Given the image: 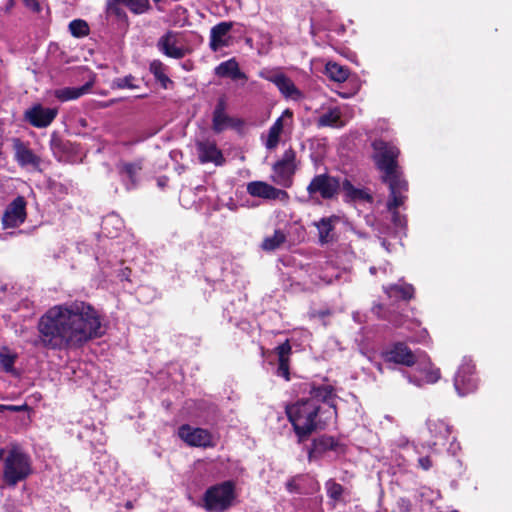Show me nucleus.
<instances>
[{"instance_id":"nucleus-1","label":"nucleus","mask_w":512,"mask_h":512,"mask_svg":"<svg viewBox=\"0 0 512 512\" xmlns=\"http://www.w3.org/2000/svg\"><path fill=\"white\" fill-rule=\"evenodd\" d=\"M101 313L74 300L50 307L37 324L40 344L49 350H78L105 334Z\"/></svg>"},{"instance_id":"nucleus-2","label":"nucleus","mask_w":512,"mask_h":512,"mask_svg":"<svg viewBox=\"0 0 512 512\" xmlns=\"http://www.w3.org/2000/svg\"><path fill=\"white\" fill-rule=\"evenodd\" d=\"M373 149L372 159L376 168L383 174L381 180L387 184L393 200L389 204L390 208L400 207L406 200L405 192L408 191V182L403 177V172L398 164L400 155L399 148L392 142L381 138L375 139L371 143Z\"/></svg>"},{"instance_id":"nucleus-3","label":"nucleus","mask_w":512,"mask_h":512,"mask_svg":"<svg viewBox=\"0 0 512 512\" xmlns=\"http://www.w3.org/2000/svg\"><path fill=\"white\" fill-rule=\"evenodd\" d=\"M285 413L299 444L307 441L314 432L324 430L331 420L323 406L304 398L286 405Z\"/></svg>"},{"instance_id":"nucleus-4","label":"nucleus","mask_w":512,"mask_h":512,"mask_svg":"<svg viewBox=\"0 0 512 512\" xmlns=\"http://www.w3.org/2000/svg\"><path fill=\"white\" fill-rule=\"evenodd\" d=\"M33 473L30 456L18 446H13L4 459L3 482L15 487Z\"/></svg>"},{"instance_id":"nucleus-5","label":"nucleus","mask_w":512,"mask_h":512,"mask_svg":"<svg viewBox=\"0 0 512 512\" xmlns=\"http://www.w3.org/2000/svg\"><path fill=\"white\" fill-rule=\"evenodd\" d=\"M236 497L235 482L226 480L206 489L201 506L206 512H225L233 506Z\"/></svg>"},{"instance_id":"nucleus-6","label":"nucleus","mask_w":512,"mask_h":512,"mask_svg":"<svg viewBox=\"0 0 512 512\" xmlns=\"http://www.w3.org/2000/svg\"><path fill=\"white\" fill-rule=\"evenodd\" d=\"M298 170L297 153L293 147L286 149L281 158L272 165L270 180L285 189L291 188Z\"/></svg>"},{"instance_id":"nucleus-7","label":"nucleus","mask_w":512,"mask_h":512,"mask_svg":"<svg viewBox=\"0 0 512 512\" xmlns=\"http://www.w3.org/2000/svg\"><path fill=\"white\" fill-rule=\"evenodd\" d=\"M259 77L273 83L285 99L300 101L304 98L303 92L292 79L279 69H263L259 72Z\"/></svg>"},{"instance_id":"nucleus-8","label":"nucleus","mask_w":512,"mask_h":512,"mask_svg":"<svg viewBox=\"0 0 512 512\" xmlns=\"http://www.w3.org/2000/svg\"><path fill=\"white\" fill-rule=\"evenodd\" d=\"M306 190L310 198L320 195L322 199L330 200L340 191V179L328 173L317 174L311 179Z\"/></svg>"},{"instance_id":"nucleus-9","label":"nucleus","mask_w":512,"mask_h":512,"mask_svg":"<svg viewBox=\"0 0 512 512\" xmlns=\"http://www.w3.org/2000/svg\"><path fill=\"white\" fill-rule=\"evenodd\" d=\"M478 384L475 364L472 360H463L454 377L455 390L460 396H466L475 392Z\"/></svg>"},{"instance_id":"nucleus-10","label":"nucleus","mask_w":512,"mask_h":512,"mask_svg":"<svg viewBox=\"0 0 512 512\" xmlns=\"http://www.w3.org/2000/svg\"><path fill=\"white\" fill-rule=\"evenodd\" d=\"M178 435L191 447L214 448L216 446L212 433L204 428L183 424L178 429Z\"/></svg>"},{"instance_id":"nucleus-11","label":"nucleus","mask_w":512,"mask_h":512,"mask_svg":"<svg viewBox=\"0 0 512 512\" xmlns=\"http://www.w3.org/2000/svg\"><path fill=\"white\" fill-rule=\"evenodd\" d=\"M336 398L335 389L332 385H315L312 384L309 390V397L305 398L306 401H313L317 406L322 404L327 405V417L337 416V406L334 402Z\"/></svg>"},{"instance_id":"nucleus-12","label":"nucleus","mask_w":512,"mask_h":512,"mask_svg":"<svg viewBox=\"0 0 512 512\" xmlns=\"http://www.w3.org/2000/svg\"><path fill=\"white\" fill-rule=\"evenodd\" d=\"M195 147L200 164L213 163L215 166H223L226 163V158L214 139L196 140Z\"/></svg>"},{"instance_id":"nucleus-13","label":"nucleus","mask_w":512,"mask_h":512,"mask_svg":"<svg viewBox=\"0 0 512 512\" xmlns=\"http://www.w3.org/2000/svg\"><path fill=\"white\" fill-rule=\"evenodd\" d=\"M382 358L387 363H394L406 367H412L417 362V357L405 342H394L382 352Z\"/></svg>"},{"instance_id":"nucleus-14","label":"nucleus","mask_w":512,"mask_h":512,"mask_svg":"<svg viewBox=\"0 0 512 512\" xmlns=\"http://www.w3.org/2000/svg\"><path fill=\"white\" fill-rule=\"evenodd\" d=\"M227 102L224 96L217 100L212 114V130L216 134L222 133L227 128H239L243 121L238 118L230 117L226 113Z\"/></svg>"},{"instance_id":"nucleus-15","label":"nucleus","mask_w":512,"mask_h":512,"mask_svg":"<svg viewBox=\"0 0 512 512\" xmlns=\"http://www.w3.org/2000/svg\"><path fill=\"white\" fill-rule=\"evenodd\" d=\"M328 451L344 452L345 445L341 444L333 436L326 434L321 435L314 438L311 445L308 447V460L311 462L313 460L320 459Z\"/></svg>"},{"instance_id":"nucleus-16","label":"nucleus","mask_w":512,"mask_h":512,"mask_svg":"<svg viewBox=\"0 0 512 512\" xmlns=\"http://www.w3.org/2000/svg\"><path fill=\"white\" fill-rule=\"evenodd\" d=\"M58 109L44 107L42 104H34L24 112V120L35 128L48 127L57 117Z\"/></svg>"},{"instance_id":"nucleus-17","label":"nucleus","mask_w":512,"mask_h":512,"mask_svg":"<svg viewBox=\"0 0 512 512\" xmlns=\"http://www.w3.org/2000/svg\"><path fill=\"white\" fill-rule=\"evenodd\" d=\"M247 193L252 197H258L265 200H279L288 202L290 196L284 189L276 188L264 181H252L247 184Z\"/></svg>"},{"instance_id":"nucleus-18","label":"nucleus","mask_w":512,"mask_h":512,"mask_svg":"<svg viewBox=\"0 0 512 512\" xmlns=\"http://www.w3.org/2000/svg\"><path fill=\"white\" fill-rule=\"evenodd\" d=\"M26 200L23 196H17L5 209L2 216L3 228H16L26 220Z\"/></svg>"},{"instance_id":"nucleus-19","label":"nucleus","mask_w":512,"mask_h":512,"mask_svg":"<svg viewBox=\"0 0 512 512\" xmlns=\"http://www.w3.org/2000/svg\"><path fill=\"white\" fill-rule=\"evenodd\" d=\"M12 147L14 150V159L21 167L32 166L38 169L41 164V158L36 155L29 147L28 142L20 138H12Z\"/></svg>"},{"instance_id":"nucleus-20","label":"nucleus","mask_w":512,"mask_h":512,"mask_svg":"<svg viewBox=\"0 0 512 512\" xmlns=\"http://www.w3.org/2000/svg\"><path fill=\"white\" fill-rule=\"evenodd\" d=\"M50 149L53 156L59 162L67 161L76 153L74 144L66 139H63L57 132L51 134Z\"/></svg>"},{"instance_id":"nucleus-21","label":"nucleus","mask_w":512,"mask_h":512,"mask_svg":"<svg viewBox=\"0 0 512 512\" xmlns=\"http://www.w3.org/2000/svg\"><path fill=\"white\" fill-rule=\"evenodd\" d=\"M158 49L167 57L182 59L186 55V49L176 46V33L167 31L160 37L157 43Z\"/></svg>"},{"instance_id":"nucleus-22","label":"nucleus","mask_w":512,"mask_h":512,"mask_svg":"<svg viewBox=\"0 0 512 512\" xmlns=\"http://www.w3.org/2000/svg\"><path fill=\"white\" fill-rule=\"evenodd\" d=\"M274 353L278 357V367L276 374L284 378L286 381L290 380V355L292 347L290 341L286 339L282 344L274 349Z\"/></svg>"},{"instance_id":"nucleus-23","label":"nucleus","mask_w":512,"mask_h":512,"mask_svg":"<svg viewBox=\"0 0 512 512\" xmlns=\"http://www.w3.org/2000/svg\"><path fill=\"white\" fill-rule=\"evenodd\" d=\"M232 27V22L224 21L211 28L209 47L213 52H217L220 48L229 45L227 36Z\"/></svg>"},{"instance_id":"nucleus-24","label":"nucleus","mask_w":512,"mask_h":512,"mask_svg":"<svg viewBox=\"0 0 512 512\" xmlns=\"http://www.w3.org/2000/svg\"><path fill=\"white\" fill-rule=\"evenodd\" d=\"M340 190L344 192L345 202H373V196L368 191L354 187L347 178L340 182Z\"/></svg>"},{"instance_id":"nucleus-25","label":"nucleus","mask_w":512,"mask_h":512,"mask_svg":"<svg viewBox=\"0 0 512 512\" xmlns=\"http://www.w3.org/2000/svg\"><path fill=\"white\" fill-rule=\"evenodd\" d=\"M292 118L293 112L292 110L287 108L283 111L282 115L275 120V122L272 124L268 131V137L266 140L267 149H274L277 147L280 140V135L284 129L285 119H289L292 121Z\"/></svg>"},{"instance_id":"nucleus-26","label":"nucleus","mask_w":512,"mask_h":512,"mask_svg":"<svg viewBox=\"0 0 512 512\" xmlns=\"http://www.w3.org/2000/svg\"><path fill=\"white\" fill-rule=\"evenodd\" d=\"M338 221L339 217L332 215L329 217H323L318 222L314 223L318 229V237L321 245L327 244L334 239L333 231L335 228V223Z\"/></svg>"},{"instance_id":"nucleus-27","label":"nucleus","mask_w":512,"mask_h":512,"mask_svg":"<svg viewBox=\"0 0 512 512\" xmlns=\"http://www.w3.org/2000/svg\"><path fill=\"white\" fill-rule=\"evenodd\" d=\"M215 74L219 77L231 78L232 80L247 79L245 73L240 70L239 64L235 58L221 62L215 68Z\"/></svg>"},{"instance_id":"nucleus-28","label":"nucleus","mask_w":512,"mask_h":512,"mask_svg":"<svg viewBox=\"0 0 512 512\" xmlns=\"http://www.w3.org/2000/svg\"><path fill=\"white\" fill-rule=\"evenodd\" d=\"M91 87L92 83L88 82L80 87H65L56 89L54 91V96L61 102L75 100L88 93Z\"/></svg>"},{"instance_id":"nucleus-29","label":"nucleus","mask_w":512,"mask_h":512,"mask_svg":"<svg viewBox=\"0 0 512 512\" xmlns=\"http://www.w3.org/2000/svg\"><path fill=\"white\" fill-rule=\"evenodd\" d=\"M386 294L390 298H400L409 301L414 297L415 289L411 284H391L385 288Z\"/></svg>"},{"instance_id":"nucleus-30","label":"nucleus","mask_w":512,"mask_h":512,"mask_svg":"<svg viewBox=\"0 0 512 512\" xmlns=\"http://www.w3.org/2000/svg\"><path fill=\"white\" fill-rule=\"evenodd\" d=\"M167 67L165 64L155 59L149 65V71L153 74L157 82L160 83L163 89H168L169 86L173 85V81L166 74Z\"/></svg>"},{"instance_id":"nucleus-31","label":"nucleus","mask_w":512,"mask_h":512,"mask_svg":"<svg viewBox=\"0 0 512 512\" xmlns=\"http://www.w3.org/2000/svg\"><path fill=\"white\" fill-rule=\"evenodd\" d=\"M325 73L330 80L342 83L349 78L350 70L346 66L329 61L325 66Z\"/></svg>"},{"instance_id":"nucleus-32","label":"nucleus","mask_w":512,"mask_h":512,"mask_svg":"<svg viewBox=\"0 0 512 512\" xmlns=\"http://www.w3.org/2000/svg\"><path fill=\"white\" fill-rule=\"evenodd\" d=\"M117 169L120 175L126 176L131 184L135 186L137 184V174L143 169V163L142 160L121 162L117 165Z\"/></svg>"},{"instance_id":"nucleus-33","label":"nucleus","mask_w":512,"mask_h":512,"mask_svg":"<svg viewBox=\"0 0 512 512\" xmlns=\"http://www.w3.org/2000/svg\"><path fill=\"white\" fill-rule=\"evenodd\" d=\"M123 6L122 0H107L106 13L108 16L114 17L118 22L128 26L129 18Z\"/></svg>"},{"instance_id":"nucleus-34","label":"nucleus","mask_w":512,"mask_h":512,"mask_svg":"<svg viewBox=\"0 0 512 512\" xmlns=\"http://www.w3.org/2000/svg\"><path fill=\"white\" fill-rule=\"evenodd\" d=\"M325 489L328 498L333 502V507H335L338 502L343 501L345 488L340 483H337L334 479H329L325 483Z\"/></svg>"},{"instance_id":"nucleus-35","label":"nucleus","mask_w":512,"mask_h":512,"mask_svg":"<svg viewBox=\"0 0 512 512\" xmlns=\"http://www.w3.org/2000/svg\"><path fill=\"white\" fill-rule=\"evenodd\" d=\"M286 241V235L281 230L274 231L272 236L264 238L261 248L264 251L271 252L278 249Z\"/></svg>"},{"instance_id":"nucleus-36","label":"nucleus","mask_w":512,"mask_h":512,"mask_svg":"<svg viewBox=\"0 0 512 512\" xmlns=\"http://www.w3.org/2000/svg\"><path fill=\"white\" fill-rule=\"evenodd\" d=\"M17 360V354L11 353L8 348H3L0 352V367L1 369L12 375H17V371L14 367Z\"/></svg>"},{"instance_id":"nucleus-37","label":"nucleus","mask_w":512,"mask_h":512,"mask_svg":"<svg viewBox=\"0 0 512 512\" xmlns=\"http://www.w3.org/2000/svg\"><path fill=\"white\" fill-rule=\"evenodd\" d=\"M69 31L73 37L82 38L89 35L90 28L85 20L74 19L69 23Z\"/></svg>"},{"instance_id":"nucleus-38","label":"nucleus","mask_w":512,"mask_h":512,"mask_svg":"<svg viewBox=\"0 0 512 512\" xmlns=\"http://www.w3.org/2000/svg\"><path fill=\"white\" fill-rule=\"evenodd\" d=\"M341 122V115L337 109L329 110L319 117L318 125L321 127H336Z\"/></svg>"},{"instance_id":"nucleus-39","label":"nucleus","mask_w":512,"mask_h":512,"mask_svg":"<svg viewBox=\"0 0 512 512\" xmlns=\"http://www.w3.org/2000/svg\"><path fill=\"white\" fill-rule=\"evenodd\" d=\"M122 2L125 7L136 15L144 14L151 9L149 0H122Z\"/></svg>"},{"instance_id":"nucleus-40","label":"nucleus","mask_w":512,"mask_h":512,"mask_svg":"<svg viewBox=\"0 0 512 512\" xmlns=\"http://www.w3.org/2000/svg\"><path fill=\"white\" fill-rule=\"evenodd\" d=\"M135 77L131 74L126 75L124 77H118L112 80L111 88L112 89H136L139 86L134 84Z\"/></svg>"},{"instance_id":"nucleus-41","label":"nucleus","mask_w":512,"mask_h":512,"mask_svg":"<svg viewBox=\"0 0 512 512\" xmlns=\"http://www.w3.org/2000/svg\"><path fill=\"white\" fill-rule=\"evenodd\" d=\"M384 319H386L395 327H404L409 322L407 316H404L395 311L387 312V314L384 316Z\"/></svg>"},{"instance_id":"nucleus-42","label":"nucleus","mask_w":512,"mask_h":512,"mask_svg":"<svg viewBox=\"0 0 512 512\" xmlns=\"http://www.w3.org/2000/svg\"><path fill=\"white\" fill-rule=\"evenodd\" d=\"M302 479V475L291 477L285 484L287 491L293 494H303L304 491L299 483V481Z\"/></svg>"},{"instance_id":"nucleus-43","label":"nucleus","mask_w":512,"mask_h":512,"mask_svg":"<svg viewBox=\"0 0 512 512\" xmlns=\"http://www.w3.org/2000/svg\"><path fill=\"white\" fill-rule=\"evenodd\" d=\"M396 507L399 512H413V504L407 497H400L397 500Z\"/></svg>"},{"instance_id":"nucleus-44","label":"nucleus","mask_w":512,"mask_h":512,"mask_svg":"<svg viewBox=\"0 0 512 512\" xmlns=\"http://www.w3.org/2000/svg\"><path fill=\"white\" fill-rule=\"evenodd\" d=\"M22 2L32 13L40 14L43 10L40 0H22Z\"/></svg>"},{"instance_id":"nucleus-45","label":"nucleus","mask_w":512,"mask_h":512,"mask_svg":"<svg viewBox=\"0 0 512 512\" xmlns=\"http://www.w3.org/2000/svg\"><path fill=\"white\" fill-rule=\"evenodd\" d=\"M393 200V196L392 194L390 193L389 194V199L387 201V209L388 211H390L392 213V221L395 225L399 226L401 225V219H400V214L399 212L397 211V209L399 207H393V208H390L389 204L391 203V201Z\"/></svg>"},{"instance_id":"nucleus-46","label":"nucleus","mask_w":512,"mask_h":512,"mask_svg":"<svg viewBox=\"0 0 512 512\" xmlns=\"http://www.w3.org/2000/svg\"><path fill=\"white\" fill-rule=\"evenodd\" d=\"M418 466L424 470V471H428L429 469L432 468L433 466V461H432V458L430 456H424V457H420L418 459Z\"/></svg>"},{"instance_id":"nucleus-47","label":"nucleus","mask_w":512,"mask_h":512,"mask_svg":"<svg viewBox=\"0 0 512 512\" xmlns=\"http://www.w3.org/2000/svg\"><path fill=\"white\" fill-rule=\"evenodd\" d=\"M131 274H132V270L131 268L129 267H125L123 269H121L118 273V278L120 281H128V282H131Z\"/></svg>"},{"instance_id":"nucleus-48","label":"nucleus","mask_w":512,"mask_h":512,"mask_svg":"<svg viewBox=\"0 0 512 512\" xmlns=\"http://www.w3.org/2000/svg\"><path fill=\"white\" fill-rule=\"evenodd\" d=\"M441 373L439 369H434L426 374V379L430 383H435L440 379Z\"/></svg>"},{"instance_id":"nucleus-49","label":"nucleus","mask_w":512,"mask_h":512,"mask_svg":"<svg viewBox=\"0 0 512 512\" xmlns=\"http://www.w3.org/2000/svg\"><path fill=\"white\" fill-rule=\"evenodd\" d=\"M113 220H115L113 217L111 218H106L103 220V223H102V230L104 232H107L108 235H110L111 237H114L115 235L112 234L111 231H109L108 229V225L110 224V222H112Z\"/></svg>"},{"instance_id":"nucleus-50","label":"nucleus","mask_w":512,"mask_h":512,"mask_svg":"<svg viewBox=\"0 0 512 512\" xmlns=\"http://www.w3.org/2000/svg\"><path fill=\"white\" fill-rule=\"evenodd\" d=\"M27 409V405H7V411L11 412H21L23 410Z\"/></svg>"},{"instance_id":"nucleus-51","label":"nucleus","mask_w":512,"mask_h":512,"mask_svg":"<svg viewBox=\"0 0 512 512\" xmlns=\"http://www.w3.org/2000/svg\"><path fill=\"white\" fill-rule=\"evenodd\" d=\"M15 6V0H8L6 4V11H10Z\"/></svg>"},{"instance_id":"nucleus-52","label":"nucleus","mask_w":512,"mask_h":512,"mask_svg":"<svg viewBox=\"0 0 512 512\" xmlns=\"http://www.w3.org/2000/svg\"><path fill=\"white\" fill-rule=\"evenodd\" d=\"M56 187H59L58 191H60V192H64V193H67V189H66V187H64L62 184L55 185V188H56Z\"/></svg>"},{"instance_id":"nucleus-53","label":"nucleus","mask_w":512,"mask_h":512,"mask_svg":"<svg viewBox=\"0 0 512 512\" xmlns=\"http://www.w3.org/2000/svg\"><path fill=\"white\" fill-rule=\"evenodd\" d=\"M3 146H4V141L3 139L0 137V158L2 157L3 155Z\"/></svg>"},{"instance_id":"nucleus-54","label":"nucleus","mask_w":512,"mask_h":512,"mask_svg":"<svg viewBox=\"0 0 512 512\" xmlns=\"http://www.w3.org/2000/svg\"><path fill=\"white\" fill-rule=\"evenodd\" d=\"M7 411V405L0 404V412Z\"/></svg>"},{"instance_id":"nucleus-55","label":"nucleus","mask_w":512,"mask_h":512,"mask_svg":"<svg viewBox=\"0 0 512 512\" xmlns=\"http://www.w3.org/2000/svg\"><path fill=\"white\" fill-rule=\"evenodd\" d=\"M4 455H5V449L0 448V460L4 458Z\"/></svg>"},{"instance_id":"nucleus-56","label":"nucleus","mask_w":512,"mask_h":512,"mask_svg":"<svg viewBox=\"0 0 512 512\" xmlns=\"http://www.w3.org/2000/svg\"><path fill=\"white\" fill-rule=\"evenodd\" d=\"M126 507H127V508H131V507H132L131 502H127Z\"/></svg>"},{"instance_id":"nucleus-57","label":"nucleus","mask_w":512,"mask_h":512,"mask_svg":"<svg viewBox=\"0 0 512 512\" xmlns=\"http://www.w3.org/2000/svg\"><path fill=\"white\" fill-rule=\"evenodd\" d=\"M145 97H147V95H146V94H143V95H139V96H137V98H145Z\"/></svg>"}]
</instances>
